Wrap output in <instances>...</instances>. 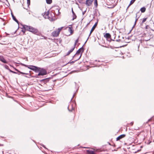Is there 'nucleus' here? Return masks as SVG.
I'll list each match as a JSON object with an SVG mask.
<instances>
[{
  "label": "nucleus",
  "mask_w": 154,
  "mask_h": 154,
  "mask_svg": "<svg viewBox=\"0 0 154 154\" xmlns=\"http://www.w3.org/2000/svg\"><path fill=\"white\" fill-rule=\"evenodd\" d=\"M69 26H71V25H70Z\"/></svg>",
  "instance_id": "603ef678"
},
{
  "label": "nucleus",
  "mask_w": 154,
  "mask_h": 154,
  "mask_svg": "<svg viewBox=\"0 0 154 154\" xmlns=\"http://www.w3.org/2000/svg\"><path fill=\"white\" fill-rule=\"evenodd\" d=\"M23 27L26 30L29 31L34 34H37L38 32L37 29L30 26L24 25L23 26Z\"/></svg>",
  "instance_id": "f257e3e1"
},
{
  "label": "nucleus",
  "mask_w": 154,
  "mask_h": 154,
  "mask_svg": "<svg viewBox=\"0 0 154 154\" xmlns=\"http://www.w3.org/2000/svg\"><path fill=\"white\" fill-rule=\"evenodd\" d=\"M83 47H82L81 48H80L76 52V54L74 55L73 56V57H75L79 55V54L80 52L82 51V52L83 51Z\"/></svg>",
  "instance_id": "0eeeda50"
},
{
  "label": "nucleus",
  "mask_w": 154,
  "mask_h": 154,
  "mask_svg": "<svg viewBox=\"0 0 154 154\" xmlns=\"http://www.w3.org/2000/svg\"><path fill=\"white\" fill-rule=\"evenodd\" d=\"M30 1H27V2H24L23 3L21 2L24 9H28L30 4Z\"/></svg>",
  "instance_id": "39448f33"
},
{
  "label": "nucleus",
  "mask_w": 154,
  "mask_h": 154,
  "mask_svg": "<svg viewBox=\"0 0 154 154\" xmlns=\"http://www.w3.org/2000/svg\"><path fill=\"white\" fill-rule=\"evenodd\" d=\"M82 1H79V2L80 3H81L82 2Z\"/></svg>",
  "instance_id": "a18cd8bd"
},
{
  "label": "nucleus",
  "mask_w": 154,
  "mask_h": 154,
  "mask_svg": "<svg viewBox=\"0 0 154 154\" xmlns=\"http://www.w3.org/2000/svg\"><path fill=\"white\" fill-rule=\"evenodd\" d=\"M83 148H88V147H83Z\"/></svg>",
  "instance_id": "09e8293b"
},
{
  "label": "nucleus",
  "mask_w": 154,
  "mask_h": 154,
  "mask_svg": "<svg viewBox=\"0 0 154 154\" xmlns=\"http://www.w3.org/2000/svg\"><path fill=\"white\" fill-rule=\"evenodd\" d=\"M93 1H86L85 4L88 6H90L92 4Z\"/></svg>",
  "instance_id": "f8f14e48"
},
{
  "label": "nucleus",
  "mask_w": 154,
  "mask_h": 154,
  "mask_svg": "<svg viewBox=\"0 0 154 154\" xmlns=\"http://www.w3.org/2000/svg\"><path fill=\"white\" fill-rule=\"evenodd\" d=\"M68 31L70 32L71 34H72L73 32V31L72 30V27H69Z\"/></svg>",
  "instance_id": "a211bd4d"
},
{
  "label": "nucleus",
  "mask_w": 154,
  "mask_h": 154,
  "mask_svg": "<svg viewBox=\"0 0 154 154\" xmlns=\"http://www.w3.org/2000/svg\"><path fill=\"white\" fill-rule=\"evenodd\" d=\"M88 38H89V37L87 38L86 41V42H85V44L86 42H87V40H88Z\"/></svg>",
  "instance_id": "de8ad7c7"
},
{
  "label": "nucleus",
  "mask_w": 154,
  "mask_h": 154,
  "mask_svg": "<svg viewBox=\"0 0 154 154\" xmlns=\"http://www.w3.org/2000/svg\"><path fill=\"white\" fill-rule=\"evenodd\" d=\"M76 71H74V72H76Z\"/></svg>",
  "instance_id": "3c124183"
},
{
  "label": "nucleus",
  "mask_w": 154,
  "mask_h": 154,
  "mask_svg": "<svg viewBox=\"0 0 154 154\" xmlns=\"http://www.w3.org/2000/svg\"><path fill=\"white\" fill-rule=\"evenodd\" d=\"M6 1V2H8V0H7Z\"/></svg>",
  "instance_id": "864d4df0"
},
{
  "label": "nucleus",
  "mask_w": 154,
  "mask_h": 154,
  "mask_svg": "<svg viewBox=\"0 0 154 154\" xmlns=\"http://www.w3.org/2000/svg\"><path fill=\"white\" fill-rule=\"evenodd\" d=\"M74 96H75V94H73V97H72V98H71V100H72V99H73V97H74Z\"/></svg>",
  "instance_id": "c03bdc74"
},
{
  "label": "nucleus",
  "mask_w": 154,
  "mask_h": 154,
  "mask_svg": "<svg viewBox=\"0 0 154 154\" xmlns=\"http://www.w3.org/2000/svg\"><path fill=\"white\" fill-rule=\"evenodd\" d=\"M147 19V18H144L143 20L142 21L141 23L142 24L143 23L145 22L146 21V20Z\"/></svg>",
  "instance_id": "c756f323"
},
{
  "label": "nucleus",
  "mask_w": 154,
  "mask_h": 154,
  "mask_svg": "<svg viewBox=\"0 0 154 154\" xmlns=\"http://www.w3.org/2000/svg\"><path fill=\"white\" fill-rule=\"evenodd\" d=\"M47 3L48 4H51L52 2V1H46Z\"/></svg>",
  "instance_id": "7c9ffc66"
},
{
  "label": "nucleus",
  "mask_w": 154,
  "mask_h": 154,
  "mask_svg": "<svg viewBox=\"0 0 154 154\" xmlns=\"http://www.w3.org/2000/svg\"><path fill=\"white\" fill-rule=\"evenodd\" d=\"M94 5L95 7L96 8L97 7V5H98L97 1H95L94 2Z\"/></svg>",
  "instance_id": "cd10ccee"
},
{
  "label": "nucleus",
  "mask_w": 154,
  "mask_h": 154,
  "mask_svg": "<svg viewBox=\"0 0 154 154\" xmlns=\"http://www.w3.org/2000/svg\"><path fill=\"white\" fill-rule=\"evenodd\" d=\"M68 110H69V111H70V112H71V111H72V110H70L69 109V107H68ZM73 108H72V110H73Z\"/></svg>",
  "instance_id": "ea45409f"
},
{
  "label": "nucleus",
  "mask_w": 154,
  "mask_h": 154,
  "mask_svg": "<svg viewBox=\"0 0 154 154\" xmlns=\"http://www.w3.org/2000/svg\"><path fill=\"white\" fill-rule=\"evenodd\" d=\"M5 67L6 69L8 70L9 71V69H9L8 66H7V65H5Z\"/></svg>",
  "instance_id": "2f4dec72"
},
{
  "label": "nucleus",
  "mask_w": 154,
  "mask_h": 154,
  "mask_svg": "<svg viewBox=\"0 0 154 154\" xmlns=\"http://www.w3.org/2000/svg\"><path fill=\"white\" fill-rule=\"evenodd\" d=\"M75 48V47L73 46L72 47L71 49L67 53V54H66V55L67 56L69 55L71 52L73 51Z\"/></svg>",
  "instance_id": "2eb2a0df"
},
{
  "label": "nucleus",
  "mask_w": 154,
  "mask_h": 154,
  "mask_svg": "<svg viewBox=\"0 0 154 154\" xmlns=\"http://www.w3.org/2000/svg\"><path fill=\"white\" fill-rule=\"evenodd\" d=\"M0 60L5 63H7L8 62L3 57H0Z\"/></svg>",
  "instance_id": "4468645a"
},
{
  "label": "nucleus",
  "mask_w": 154,
  "mask_h": 154,
  "mask_svg": "<svg viewBox=\"0 0 154 154\" xmlns=\"http://www.w3.org/2000/svg\"><path fill=\"white\" fill-rule=\"evenodd\" d=\"M20 73L22 74H26V75H28L29 74V73H25L22 72H20Z\"/></svg>",
  "instance_id": "72a5a7b5"
},
{
  "label": "nucleus",
  "mask_w": 154,
  "mask_h": 154,
  "mask_svg": "<svg viewBox=\"0 0 154 154\" xmlns=\"http://www.w3.org/2000/svg\"><path fill=\"white\" fill-rule=\"evenodd\" d=\"M135 1H131L130 2L127 8V9L129 8V7L132 4H133Z\"/></svg>",
  "instance_id": "393cba45"
},
{
  "label": "nucleus",
  "mask_w": 154,
  "mask_h": 154,
  "mask_svg": "<svg viewBox=\"0 0 154 154\" xmlns=\"http://www.w3.org/2000/svg\"><path fill=\"white\" fill-rule=\"evenodd\" d=\"M54 9H55L57 11L58 13V14H60V13L59 12V10L60 9V8H59V7L58 6H55V7H54Z\"/></svg>",
  "instance_id": "aec40b11"
},
{
  "label": "nucleus",
  "mask_w": 154,
  "mask_h": 154,
  "mask_svg": "<svg viewBox=\"0 0 154 154\" xmlns=\"http://www.w3.org/2000/svg\"><path fill=\"white\" fill-rule=\"evenodd\" d=\"M149 27L148 25H146V26L145 27V29H148Z\"/></svg>",
  "instance_id": "e433bc0d"
},
{
  "label": "nucleus",
  "mask_w": 154,
  "mask_h": 154,
  "mask_svg": "<svg viewBox=\"0 0 154 154\" xmlns=\"http://www.w3.org/2000/svg\"><path fill=\"white\" fill-rule=\"evenodd\" d=\"M59 33L57 31H55L53 32H52V34L53 36L57 37L59 35Z\"/></svg>",
  "instance_id": "9b49d317"
},
{
  "label": "nucleus",
  "mask_w": 154,
  "mask_h": 154,
  "mask_svg": "<svg viewBox=\"0 0 154 154\" xmlns=\"http://www.w3.org/2000/svg\"><path fill=\"white\" fill-rule=\"evenodd\" d=\"M63 28V27H62L60 28H58V30L57 31L58 32V33H60V32L61 30Z\"/></svg>",
  "instance_id": "a878e982"
},
{
  "label": "nucleus",
  "mask_w": 154,
  "mask_h": 154,
  "mask_svg": "<svg viewBox=\"0 0 154 154\" xmlns=\"http://www.w3.org/2000/svg\"><path fill=\"white\" fill-rule=\"evenodd\" d=\"M120 41V39H117L116 40V42H119Z\"/></svg>",
  "instance_id": "a19ab883"
},
{
  "label": "nucleus",
  "mask_w": 154,
  "mask_h": 154,
  "mask_svg": "<svg viewBox=\"0 0 154 154\" xmlns=\"http://www.w3.org/2000/svg\"><path fill=\"white\" fill-rule=\"evenodd\" d=\"M118 1H107L106 4L109 6V8H112L116 5Z\"/></svg>",
  "instance_id": "f03ea898"
},
{
  "label": "nucleus",
  "mask_w": 154,
  "mask_h": 154,
  "mask_svg": "<svg viewBox=\"0 0 154 154\" xmlns=\"http://www.w3.org/2000/svg\"><path fill=\"white\" fill-rule=\"evenodd\" d=\"M104 37L108 39V40L110 42L111 41V36L110 34L109 33H106V34L104 35Z\"/></svg>",
  "instance_id": "6e6552de"
},
{
  "label": "nucleus",
  "mask_w": 154,
  "mask_h": 154,
  "mask_svg": "<svg viewBox=\"0 0 154 154\" xmlns=\"http://www.w3.org/2000/svg\"><path fill=\"white\" fill-rule=\"evenodd\" d=\"M50 15L53 18L54 17V14L53 12H51L50 13Z\"/></svg>",
  "instance_id": "c85d7f7f"
},
{
  "label": "nucleus",
  "mask_w": 154,
  "mask_h": 154,
  "mask_svg": "<svg viewBox=\"0 0 154 154\" xmlns=\"http://www.w3.org/2000/svg\"><path fill=\"white\" fill-rule=\"evenodd\" d=\"M9 71L13 73H14V74H17L18 75H20V73H17V72H14V71H13L11 70V69H9Z\"/></svg>",
  "instance_id": "bb28decb"
},
{
  "label": "nucleus",
  "mask_w": 154,
  "mask_h": 154,
  "mask_svg": "<svg viewBox=\"0 0 154 154\" xmlns=\"http://www.w3.org/2000/svg\"><path fill=\"white\" fill-rule=\"evenodd\" d=\"M150 119H149V120H148V121H150Z\"/></svg>",
  "instance_id": "8fccbe9b"
},
{
  "label": "nucleus",
  "mask_w": 154,
  "mask_h": 154,
  "mask_svg": "<svg viewBox=\"0 0 154 154\" xmlns=\"http://www.w3.org/2000/svg\"><path fill=\"white\" fill-rule=\"evenodd\" d=\"M21 65L22 66H24L25 67H28V65H27L25 64H23V63H21Z\"/></svg>",
  "instance_id": "473e14b6"
},
{
  "label": "nucleus",
  "mask_w": 154,
  "mask_h": 154,
  "mask_svg": "<svg viewBox=\"0 0 154 154\" xmlns=\"http://www.w3.org/2000/svg\"><path fill=\"white\" fill-rule=\"evenodd\" d=\"M146 9V8L144 7H143L140 8V11L142 13H144Z\"/></svg>",
  "instance_id": "412c9836"
},
{
  "label": "nucleus",
  "mask_w": 154,
  "mask_h": 154,
  "mask_svg": "<svg viewBox=\"0 0 154 154\" xmlns=\"http://www.w3.org/2000/svg\"><path fill=\"white\" fill-rule=\"evenodd\" d=\"M49 13V11H48L47 12L45 13L43 16L45 18L49 19L50 18Z\"/></svg>",
  "instance_id": "1a4fd4ad"
},
{
  "label": "nucleus",
  "mask_w": 154,
  "mask_h": 154,
  "mask_svg": "<svg viewBox=\"0 0 154 154\" xmlns=\"http://www.w3.org/2000/svg\"><path fill=\"white\" fill-rule=\"evenodd\" d=\"M87 152L88 154H95L94 151L91 150H87Z\"/></svg>",
  "instance_id": "6ab92c4d"
},
{
  "label": "nucleus",
  "mask_w": 154,
  "mask_h": 154,
  "mask_svg": "<svg viewBox=\"0 0 154 154\" xmlns=\"http://www.w3.org/2000/svg\"><path fill=\"white\" fill-rule=\"evenodd\" d=\"M137 13L136 14V20H135V23H134V25L133 26L132 28H133L135 26V25H136V22L138 20V19L139 18V17H137Z\"/></svg>",
  "instance_id": "4be33fe9"
},
{
  "label": "nucleus",
  "mask_w": 154,
  "mask_h": 154,
  "mask_svg": "<svg viewBox=\"0 0 154 154\" xmlns=\"http://www.w3.org/2000/svg\"><path fill=\"white\" fill-rule=\"evenodd\" d=\"M97 22L95 23L94 25L92 27V28H91V29L90 31L89 35V37L91 35V33H92V32L95 29V28L97 26Z\"/></svg>",
  "instance_id": "9d476101"
},
{
  "label": "nucleus",
  "mask_w": 154,
  "mask_h": 154,
  "mask_svg": "<svg viewBox=\"0 0 154 154\" xmlns=\"http://www.w3.org/2000/svg\"><path fill=\"white\" fill-rule=\"evenodd\" d=\"M21 31L23 32V34H24L25 33V29L23 30V29L21 30Z\"/></svg>",
  "instance_id": "4c0bfd02"
},
{
  "label": "nucleus",
  "mask_w": 154,
  "mask_h": 154,
  "mask_svg": "<svg viewBox=\"0 0 154 154\" xmlns=\"http://www.w3.org/2000/svg\"><path fill=\"white\" fill-rule=\"evenodd\" d=\"M14 69L15 71H17L18 72H20V71L18 69H16L15 68H14Z\"/></svg>",
  "instance_id": "f704fd0d"
},
{
  "label": "nucleus",
  "mask_w": 154,
  "mask_h": 154,
  "mask_svg": "<svg viewBox=\"0 0 154 154\" xmlns=\"http://www.w3.org/2000/svg\"><path fill=\"white\" fill-rule=\"evenodd\" d=\"M72 14H73V18H72V20H74L76 18V16L75 14V13L73 11V10L72 8Z\"/></svg>",
  "instance_id": "f3484780"
},
{
  "label": "nucleus",
  "mask_w": 154,
  "mask_h": 154,
  "mask_svg": "<svg viewBox=\"0 0 154 154\" xmlns=\"http://www.w3.org/2000/svg\"><path fill=\"white\" fill-rule=\"evenodd\" d=\"M125 134H122L120 135L119 136V137H118L117 138H116V141H118L119 140H120V139H121L122 138L125 137Z\"/></svg>",
  "instance_id": "ddd939ff"
},
{
  "label": "nucleus",
  "mask_w": 154,
  "mask_h": 154,
  "mask_svg": "<svg viewBox=\"0 0 154 154\" xmlns=\"http://www.w3.org/2000/svg\"><path fill=\"white\" fill-rule=\"evenodd\" d=\"M74 62H75V61H72L70 63H74Z\"/></svg>",
  "instance_id": "79ce46f5"
},
{
  "label": "nucleus",
  "mask_w": 154,
  "mask_h": 154,
  "mask_svg": "<svg viewBox=\"0 0 154 154\" xmlns=\"http://www.w3.org/2000/svg\"><path fill=\"white\" fill-rule=\"evenodd\" d=\"M27 68L33 71H34L35 72H39L38 67L34 66H28Z\"/></svg>",
  "instance_id": "20e7f679"
},
{
  "label": "nucleus",
  "mask_w": 154,
  "mask_h": 154,
  "mask_svg": "<svg viewBox=\"0 0 154 154\" xmlns=\"http://www.w3.org/2000/svg\"><path fill=\"white\" fill-rule=\"evenodd\" d=\"M86 10L82 12L83 15H84L85 14V13L86 12Z\"/></svg>",
  "instance_id": "58836bf2"
},
{
  "label": "nucleus",
  "mask_w": 154,
  "mask_h": 154,
  "mask_svg": "<svg viewBox=\"0 0 154 154\" xmlns=\"http://www.w3.org/2000/svg\"><path fill=\"white\" fill-rule=\"evenodd\" d=\"M11 15L12 17L13 20L15 21L18 24H19V21L18 20L16 19V17L14 16V14L12 13H11Z\"/></svg>",
  "instance_id": "dca6fc26"
},
{
  "label": "nucleus",
  "mask_w": 154,
  "mask_h": 154,
  "mask_svg": "<svg viewBox=\"0 0 154 154\" xmlns=\"http://www.w3.org/2000/svg\"><path fill=\"white\" fill-rule=\"evenodd\" d=\"M115 35H116L115 34H114V39H111V41H112V40L113 41H115L114 40V39L115 38Z\"/></svg>",
  "instance_id": "c9c22d12"
},
{
  "label": "nucleus",
  "mask_w": 154,
  "mask_h": 154,
  "mask_svg": "<svg viewBox=\"0 0 154 154\" xmlns=\"http://www.w3.org/2000/svg\"><path fill=\"white\" fill-rule=\"evenodd\" d=\"M130 124H131V125H132L133 124V122H131V123H130Z\"/></svg>",
  "instance_id": "37998d69"
},
{
  "label": "nucleus",
  "mask_w": 154,
  "mask_h": 154,
  "mask_svg": "<svg viewBox=\"0 0 154 154\" xmlns=\"http://www.w3.org/2000/svg\"><path fill=\"white\" fill-rule=\"evenodd\" d=\"M79 39V37L75 41V44L73 46V47H75V46H76L77 43L78 42Z\"/></svg>",
  "instance_id": "b1692460"
},
{
  "label": "nucleus",
  "mask_w": 154,
  "mask_h": 154,
  "mask_svg": "<svg viewBox=\"0 0 154 154\" xmlns=\"http://www.w3.org/2000/svg\"><path fill=\"white\" fill-rule=\"evenodd\" d=\"M42 146L44 148H45L47 149V148L45 147V146L44 145H42Z\"/></svg>",
  "instance_id": "49530a36"
},
{
  "label": "nucleus",
  "mask_w": 154,
  "mask_h": 154,
  "mask_svg": "<svg viewBox=\"0 0 154 154\" xmlns=\"http://www.w3.org/2000/svg\"><path fill=\"white\" fill-rule=\"evenodd\" d=\"M82 55L81 54L80 56H79V55L77 56L75 58H75H76L75 60V61H76L78 60H79L80 58H81V57Z\"/></svg>",
  "instance_id": "5701e85b"
},
{
  "label": "nucleus",
  "mask_w": 154,
  "mask_h": 154,
  "mask_svg": "<svg viewBox=\"0 0 154 154\" xmlns=\"http://www.w3.org/2000/svg\"><path fill=\"white\" fill-rule=\"evenodd\" d=\"M39 70V73H38V75H46L47 74V72L46 70L43 68H41L38 67Z\"/></svg>",
  "instance_id": "7ed1b4c3"
},
{
  "label": "nucleus",
  "mask_w": 154,
  "mask_h": 154,
  "mask_svg": "<svg viewBox=\"0 0 154 154\" xmlns=\"http://www.w3.org/2000/svg\"><path fill=\"white\" fill-rule=\"evenodd\" d=\"M51 79V78H47L40 80V82L41 84L44 85L45 84L48 83L50 80Z\"/></svg>",
  "instance_id": "423d86ee"
}]
</instances>
